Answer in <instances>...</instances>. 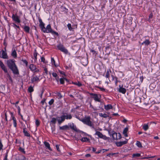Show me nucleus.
<instances>
[{
    "mask_svg": "<svg viewBox=\"0 0 160 160\" xmlns=\"http://www.w3.org/2000/svg\"><path fill=\"white\" fill-rule=\"evenodd\" d=\"M38 21L40 23L39 26L41 30L43 32L51 33L52 34H55L57 36H59L58 32L54 31L52 29L50 24L48 25L46 28L45 27V24L42 22V20L40 18H38Z\"/></svg>",
    "mask_w": 160,
    "mask_h": 160,
    "instance_id": "obj_1",
    "label": "nucleus"
},
{
    "mask_svg": "<svg viewBox=\"0 0 160 160\" xmlns=\"http://www.w3.org/2000/svg\"><path fill=\"white\" fill-rule=\"evenodd\" d=\"M15 61L13 59H9L7 61V64L9 68L12 71L15 75L19 74L18 69L15 62Z\"/></svg>",
    "mask_w": 160,
    "mask_h": 160,
    "instance_id": "obj_2",
    "label": "nucleus"
},
{
    "mask_svg": "<svg viewBox=\"0 0 160 160\" xmlns=\"http://www.w3.org/2000/svg\"><path fill=\"white\" fill-rule=\"evenodd\" d=\"M81 122L84 124L90 126L93 129H95L93 123L91 121V118L90 116H85L81 120Z\"/></svg>",
    "mask_w": 160,
    "mask_h": 160,
    "instance_id": "obj_3",
    "label": "nucleus"
},
{
    "mask_svg": "<svg viewBox=\"0 0 160 160\" xmlns=\"http://www.w3.org/2000/svg\"><path fill=\"white\" fill-rule=\"evenodd\" d=\"M108 134L114 140L119 139L122 138L121 135L120 133H117L113 131L111 132L108 131Z\"/></svg>",
    "mask_w": 160,
    "mask_h": 160,
    "instance_id": "obj_4",
    "label": "nucleus"
},
{
    "mask_svg": "<svg viewBox=\"0 0 160 160\" xmlns=\"http://www.w3.org/2000/svg\"><path fill=\"white\" fill-rule=\"evenodd\" d=\"M90 94L91 96H92V98H93L96 102H101L100 99L101 98V95L100 94H98L94 93H90Z\"/></svg>",
    "mask_w": 160,
    "mask_h": 160,
    "instance_id": "obj_5",
    "label": "nucleus"
},
{
    "mask_svg": "<svg viewBox=\"0 0 160 160\" xmlns=\"http://www.w3.org/2000/svg\"><path fill=\"white\" fill-rule=\"evenodd\" d=\"M57 47L61 52H63L65 54H68V50L64 47L63 45L60 43L57 45Z\"/></svg>",
    "mask_w": 160,
    "mask_h": 160,
    "instance_id": "obj_6",
    "label": "nucleus"
},
{
    "mask_svg": "<svg viewBox=\"0 0 160 160\" xmlns=\"http://www.w3.org/2000/svg\"><path fill=\"white\" fill-rule=\"evenodd\" d=\"M57 47L61 52H63L65 54H68V50L64 47L63 45L60 43L57 45Z\"/></svg>",
    "mask_w": 160,
    "mask_h": 160,
    "instance_id": "obj_7",
    "label": "nucleus"
},
{
    "mask_svg": "<svg viewBox=\"0 0 160 160\" xmlns=\"http://www.w3.org/2000/svg\"><path fill=\"white\" fill-rule=\"evenodd\" d=\"M95 135H98L99 138L105 140H106L109 138L107 137L105 135H103L101 132L99 131H96Z\"/></svg>",
    "mask_w": 160,
    "mask_h": 160,
    "instance_id": "obj_8",
    "label": "nucleus"
},
{
    "mask_svg": "<svg viewBox=\"0 0 160 160\" xmlns=\"http://www.w3.org/2000/svg\"><path fill=\"white\" fill-rule=\"evenodd\" d=\"M57 119L58 124L60 125L65 121V118L63 115L60 117H57Z\"/></svg>",
    "mask_w": 160,
    "mask_h": 160,
    "instance_id": "obj_9",
    "label": "nucleus"
},
{
    "mask_svg": "<svg viewBox=\"0 0 160 160\" xmlns=\"http://www.w3.org/2000/svg\"><path fill=\"white\" fill-rule=\"evenodd\" d=\"M12 18L13 21L18 23H20L21 21L19 17L16 14H13Z\"/></svg>",
    "mask_w": 160,
    "mask_h": 160,
    "instance_id": "obj_10",
    "label": "nucleus"
},
{
    "mask_svg": "<svg viewBox=\"0 0 160 160\" xmlns=\"http://www.w3.org/2000/svg\"><path fill=\"white\" fill-rule=\"evenodd\" d=\"M0 57L3 59L8 58V56L6 52L3 50L2 51L1 53H0Z\"/></svg>",
    "mask_w": 160,
    "mask_h": 160,
    "instance_id": "obj_11",
    "label": "nucleus"
},
{
    "mask_svg": "<svg viewBox=\"0 0 160 160\" xmlns=\"http://www.w3.org/2000/svg\"><path fill=\"white\" fill-rule=\"evenodd\" d=\"M127 142L128 140H126L123 141H121L119 142H116V145L118 147H121L122 145L127 143Z\"/></svg>",
    "mask_w": 160,
    "mask_h": 160,
    "instance_id": "obj_12",
    "label": "nucleus"
},
{
    "mask_svg": "<svg viewBox=\"0 0 160 160\" xmlns=\"http://www.w3.org/2000/svg\"><path fill=\"white\" fill-rule=\"evenodd\" d=\"M70 128L72 130L75 131L76 132H79L80 131L78 129L76 126L73 123H72L69 126Z\"/></svg>",
    "mask_w": 160,
    "mask_h": 160,
    "instance_id": "obj_13",
    "label": "nucleus"
},
{
    "mask_svg": "<svg viewBox=\"0 0 160 160\" xmlns=\"http://www.w3.org/2000/svg\"><path fill=\"white\" fill-rule=\"evenodd\" d=\"M118 91L122 93L123 94H125L126 92V89L124 88L121 87L120 85Z\"/></svg>",
    "mask_w": 160,
    "mask_h": 160,
    "instance_id": "obj_14",
    "label": "nucleus"
},
{
    "mask_svg": "<svg viewBox=\"0 0 160 160\" xmlns=\"http://www.w3.org/2000/svg\"><path fill=\"white\" fill-rule=\"evenodd\" d=\"M39 80V78L37 76L32 77L31 79V81L32 83H33L34 82H36Z\"/></svg>",
    "mask_w": 160,
    "mask_h": 160,
    "instance_id": "obj_15",
    "label": "nucleus"
},
{
    "mask_svg": "<svg viewBox=\"0 0 160 160\" xmlns=\"http://www.w3.org/2000/svg\"><path fill=\"white\" fill-rule=\"evenodd\" d=\"M65 118V119H71L72 118V116L71 114H67V113H64L63 114Z\"/></svg>",
    "mask_w": 160,
    "mask_h": 160,
    "instance_id": "obj_16",
    "label": "nucleus"
},
{
    "mask_svg": "<svg viewBox=\"0 0 160 160\" xmlns=\"http://www.w3.org/2000/svg\"><path fill=\"white\" fill-rule=\"evenodd\" d=\"M44 144L46 148L49 149L50 151H52V149L50 148V145L49 143L46 142H44Z\"/></svg>",
    "mask_w": 160,
    "mask_h": 160,
    "instance_id": "obj_17",
    "label": "nucleus"
},
{
    "mask_svg": "<svg viewBox=\"0 0 160 160\" xmlns=\"http://www.w3.org/2000/svg\"><path fill=\"white\" fill-rule=\"evenodd\" d=\"M24 31L27 33H29L30 31V28L27 26H25L23 28Z\"/></svg>",
    "mask_w": 160,
    "mask_h": 160,
    "instance_id": "obj_18",
    "label": "nucleus"
},
{
    "mask_svg": "<svg viewBox=\"0 0 160 160\" xmlns=\"http://www.w3.org/2000/svg\"><path fill=\"white\" fill-rule=\"evenodd\" d=\"M29 68L32 71H34L37 69L36 66L33 64H31L29 66Z\"/></svg>",
    "mask_w": 160,
    "mask_h": 160,
    "instance_id": "obj_19",
    "label": "nucleus"
},
{
    "mask_svg": "<svg viewBox=\"0 0 160 160\" xmlns=\"http://www.w3.org/2000/svg\"><path fill=\"white\" fill-rule=\"evenodd\" d=\"M11 55L14 58H16L17 57V54L16 50L14 49L12 50L11 53Z\"/></svg>",
    "mask_w": 160,
    "mask_h": 160,
    "instance_id": "obj_20",
    "label": "nucleus"
},
{
    "mask_svg": "<svg viewBox=\"0 0 160 160\" xmlns=\"http://www.w3.org/2000/svg\"><path fill=\"white\" fill-rule=\"evenodd\" d=\"M23 132L24 133L25 136L27 137H30V134L26 130V127H25L23 129Z\"/></svg>",
    "mask_w": 160,
    "mask_h": 160,
    "instance_id": "obj_21",
    "label": "nucleus"
},
{
    "mask_svg": "<svg viewBox=\"0 0 160 160\" xmlns=\"http://www.w3.org/2000/svg\"><path fill=\"white\" fill-rule=\"evenodd\" d=\"M69 127L67 125H65L64 126H60L59 127V129L60 130H66L69 128Z\"/></svg>",
    "mask_w": 160,
    "mask_h": 160,
    "instance_id": "obj_22",
    "label": "nucleus"
},
{
    "mask_svg": "<svg viewBox=\"0 0 160 160\" xmlns=\"http://www.w3.org/2000/svg\"><path fill=\"white\" fill-rule=\"evenodd\" d=\"M105 109L107 110H108L112 108V107L111 104H108L107 105H104Z\"/></svg>",
    "mask_w": 160,
    "mask_h": 160,
    "instance_id": "obj_23",
    "label": "nucleus"
},
{
    "mask_svg": "<svg viewBox=\"0 0 160 160\" xmlns=\"http://www.w3.org/2000/svg\"><path fill=\"white\" fill-rule=\"evenodd\" d=\"M150 43V42L149 40L148 39H146L145 40L142 42L141 44L142 45L144 44L146 45H148Z\"/></svg>",
    "mask_w": 160,
    "mask_h": 160,
    "instance_id": "obj_24",
    "label": "nucleus"
},
{
    "mask_svg": "<svg viewBox=\"0 0 160 160\" xmlns=\"http://www.w3.org/2000/svg\"><path fill=\"white\" fill-rule=\"evenodd\" d=\"M12 119L13 120V124L14 126L16 128L17 127V121L16 119L13 116H12Z\"/></svg>",
    "mask_w": 160,
    "mask_h": 160,
    "instance_id": "obj_25",
    "label": "nucleus"
},
{
    "mask_svg": "<svg viewBox=\"0 0 160 160\" xmlns=\"http://www.w3.org/2000/svg\"><path fill=\"white\" fill-rule=\"evenodd\" d=\"M81 140L82 142H86L87 141H88L89 142H90L89 139L86 137L82 138L81 139Z\"/></svg>",
    "mask_w": 160,
    "mask_h": 160,
    "instance_id": "obj_26",
    "label": "nucleus"
},
{
    "mask_svg": "<svg viewBox=\"0 0 160 160\" xmlns=\"http://www.w3.org/2000/svg\"><path fill=\"white\" fill-rule=\"evenodd\" d=\"M149 128V127L148 124H144L142 126V128L145 130H147Z\"/></svg>",
    "mask_w": 160,
    "mask_h": 160,
    "instance_id": "obj_27",
    "label": "nucleus"
},
{
    "mask_svg": "<svg viewBox=\"0 0 160 160\" xmlns=\"http://www.w3.org/2000/svg\"><path fill=\"white\" fill-rule=\"evenodd\" d=\"M1 68L4 71V72L6 73V74L9 73L8 72L7 68L5 65Z\"/></svg>",
    "mask_w": 160,
    "mask_h": 160,
    "instance_id": "obj_28",
    "label": "nucleus"
},
{
    "mask_svg": "<svg viewBox=\"0 0 160 160\" xmlns=\"http://www.w3.org/2000/svg\"><path fill=\"white\" fill-rule=\"evenodd\" d=\"M99 115L101 117L104 118H107L108 117V116L107 114L105 113L103 114L102 113H99Z\"/></svg>",
    "mask_w": 160,
    "mask_h": 160,
    "instance_id": "obj_29",
    "label": "nucleus"
},
{
    "mask_svg": "<svg viewBox=\"0 0 160 160\" xmlns=\"http://www.w3.org/2000/svg\"><path fill=\"white\" fill-rule=\"evenodd\" d=\"M111 72V70L110 69H108L106 72L105 75V77L107 78H108L110 77L109 72Z\"/></svg>",
    "mask_w": 160,
    "mask_h": 160,
    "instance_id": "obj_30",
    "label": "nucleus"
},
{
    "mask_svg": "<svg viewBox=\"0 0 160 160\" xmlns=\"http://www.w3.org/2000/svg\"><path fill=\"white\" fill-rule=\"evenodd\" d=\"M112 77L113 80H115V85L116 86L117 85V83L118 82L117 78L116 77H114V76L112 75Z\"/></svg>",
    "mask_w": 160,
    "mask_h": 160,
    "instance_id": "obj_31",
    "label": "nucleus"
},
{
    "mask_svg": "<svg viewBox=\"0 0 160 160\" xmlns=\"http://www.w3.org/2000/svg\"><path fill=\"white\" fill-rule=\"evenodd\" d=\"M7 76V78L9 79V80L10 81L11 83H13V80L10 76V74L9 73L6 74Z\"/></svg>",
    "mask_w": 160,
    "mask_h": 160,
    "instance_id": "obj_32",
    "label": "nucleus"
},
{
    "mask_svg": "<svg viewBox=\"0 0 160 160\" xmlns=\"http://www.w3.org/2000/svg\"><path fill=\"white\" fill-rule=\"evenodd\" d=\"M67 27L68 28V29L70 31H73V29H74V28H72L71 27V25L70 23H68L67 25Z\"/></svg>",
    "mask_w": 160,
    "mask_h": 160,
    "instance_id": "obj_33",
    "label": "nucleus"
},
{
    "mask_svg": "<svg viewBox=\"0 0 160 160\" xmlns=\"http://www.w3.org/2000/svg\"><path fill=\"white\" fill-rule=\"evenodd\" d=\"M51 62L52 65H54L55 67H57L55 64V61L53 58H51Z\"/></svg>",
    "mask_w": 160,
    "mask_h": 160,
    "instance_id": "obj_34",
    "label": "nucleus"
},
{
    "mask_svg": "<svg viewBox=\"0 0 160 160\" xmlns=\"http://www.w3.org/2000/svg\"><path fill=\"white\" fill-rule=\"evenodd\" d=\"M136 145L139 148H141L142 147L141 143L138 141H137L136 143Z\"/></svg>",
    "mask_w": 160,
    "mask_h": 160,
    "instance_id": "obj_35",
    "label": "nucleus"
},
{
    "mask_svg": "<svg viewBox=\"0 0 160 160\" xmlns=\"http://www.w3.org/2000/svg\"><path fill=\"white\" fill-rule=\"evenodd\" d=\"M57 120V118H52V120L51 121V122L54 124H55L56 122V120Z\"/></svg>",
    "mask_w": 160,
    "mask_h": 160,
    "instance_id": "obj_36",
    "label": "nucleus"
},
{
    "mask_svg": "<svg viewBox=\"0 0 160 160\" xmlns=\"http://www.w3.org/2000/svg\"><path fill=\"white\" fill-rule=\"evenodd\" d=\"M38 53L37 52V51L36 50H35L33 53V56L34 57L35 60H37V55Z\"/></svg>",
    "mask_w": 160,
    "mask_h": 160,
    "instance_id": "obj_37",
    "label": "nucleus"
},
{
    "mask_svg": "<svg viewBox=\"0 0 160 160\" xmlns=\"http://www.w3.org/2000/svg\"><path fill=\"white\" fill-rule=\"evenodd\" d=\"M18 149L19 151L23 153L24 154L25 153V151L24 149V148L20 147Z\"/></svg>",
    "mask_w": 160,
    "mask_h": 160,
    "instance_id": "obj_38",
    "label": "nucleus"
},
{
    "mask_svg": "<svg viewBox=\"0 0 160 160\" xmlns=\"http://www.w3.org/2000/svg\"><path fill=\"white\" fill-rule=\"evenodd\" d=\"M34 90L33 88V87L31 86L29 87L28 88V91L29 92H31L33 91Z\"/></svg>",
    "mask_w": 160,
    "mask_h": 160,
    "instance_id": "obj_39",
    "label": "nucleus"
},
{
    "mask_svg": "<svg viewBox=\"0 0 160 160\" xmlns=\"http://www.w3.org/2000/svg\"><path fill=\"white\" fill-rule=\"evenodd\" d=\"M60 82L61 84H63L64 83V78H61L60 79Z\"/></svg>",
    "mask_w": 160,
    "mask_h": 160,
    "instance_id": "obj_40",
    "label": "nucleus"
},
{
    "mask_svg": "<svg viewBox=\"0 0 160 160\" xmlns=\"http://www.w3.org/2000/svg\"><path fill=\"white\" fill-rule=\"evenodd\" d=\"M35 124L37 127L39 126L40 125V122L38 119H36L35 121Z\"/></svg>",
    "mask_w": 160,
    "mask_h": 160,
    "instance_id": "obj_41",
    "label": "nucleus"
},
{
    "mask_svg": "<svg viewBox=\"0 0 160 160\" xmlns=\"http://www.w3.org/2000/svg\"><path fill=\"white\" fill-rule=\"evenodd\" d=\"M21 61L25 64V65L26 66H27L28 65V62L26 60H24L23 59H22L21 60Z\"/></svg>",
    "mask_w": 160,
    "mask_h": 160,
    "instance_id": "obj_42",
    "label": "nucleus"
},
{
    "mask_svg": "<svg viewBox=\"0 0 160 160\" xmlns=\"http://www.w3.org/2000/svg\"><path fill=\"white\" fill-rule=\"evenodd\" d=\"M140 156V154L139 153H134L132 155V157H139Z\"/></svg>",
    "mask_w": 160,
    "mask_h": 160,
    "instance_id": "obj_43",
    "label": "nucleus"
},
{
    "mask_svg": "<svg viewBox=\"0 0 160 160\" xmlns=\"http://www.w3.org/2000/svg\"><path fill=\"white\" fill-rule=\"evenodd\" d=\"M54 100L53 99H51L48 102V103L50 105H52L54 102Z\"/></svg>",
    "mask_w": 160,
    "mask_h": 160,
    "instance_id": "obj_44",
    "label": "nucleus"
},
{
    "mask_svg": "<svg viewBox=\"0 0 160 160\" xmlns=\"http://www.w3.org/2000/svg\"><path fill=\"white\" fill-rule=\"evenodd\" d=\"M128 127L125 128L123 132V133H127V132H128Z\"/></svg>",
    "mask_w": 160,
    "mask_h": 160,
    "instance_id": "obj_45",
    "label": "nucleus"
},
{
    "mask_svg": "<svg viewBox=\"0 0 160 160\" xmlns=\"http://www.w3.org/2000/svg\"><path fill=\"white\" fill-rule=\"evenodd\" d=\"M57 95L59 98H62V96L61 93L59 92H58L57 93Z\"/></svg>",
    "mask_w": 160,
    "mask_h": 160,
    "instance_id": "obj_46",
    "label": "nucleus"
},
{
    "mask_svg": "<svg viewBox=\"0 0 160 160\" xmlns=\"http://www.w3.org/2000/svg\"><path fill=\"white\" fill-rule=\"evenodd\" d=\"M118 153H109L108 154L107 156L109 157H110L111 155H114L116 154H118Z\"/></svg>",
    "mask_w": 160,
    "mask_h": 160,
    "instance_id": "obj_47",
    "label": "nucleus"
},
{
    "mask_svg": "<svg viewBox=\"0 0 160 160\" xmlns=\"http://www.w3.org/2000/svg\"><path fill=\"white\" fill-rule=\"evenodd\" d=\"M153 17V14L152 13H151L149 15V19L148 21L150 22V20L151 19L152 17Z\"/></svg>",
    "mask_w": 160,
    "mask_h": 160,
    "instance_id": "obj_48",
    "label": "nucleus"
},
{
    "mask_svg": "<svg viewBox=\"0 0 160 160\" xmlns=\"http://www.w3.org/2000/svg\"><path fill=\"white\" fill-rule=\"evenodd\" d=\"M98 88H99L101 91H105V89L103 88H102L99 87H97Z\"/></svg>",
    "mask_w": 160,
    "mask_h": 160,
    "instance_id": "obj_49",
    "label": "nucleus"
},
{
    "mask_svg": "<svg viewBox=\"0 0 160 160\" xmlns=\"http://www.w3.org/2000/svg\"><path fill=\"white\" fill-rule=\"evenodd\" d=\"M4 66L5 65H4L3 62L2 61L0 60V66L1 68Z\"/></svg>",
    "mask_w": 160,
    "mask_h": 160,
    "instance_id": "obj_50",
    "label": "nucleus"
},
{
    "mask_svg": "<svg viewBox=\"0 0 160 160\" xmlns=\"http://www.w3.org/2000/svg\"><path fill=\"white\" fill-rule=\"evenodd\" d=\"M3 145L2 144L1 141L0 140V150L2 149L3 147Z\"/></svg>",
    "mask_w": 160,
    "mask_h": 160,
    "instance_id": "obj_51",
    "label": "nucleus"
},
{
    "mask_svg": "<svg viewBox=\"0 0 160 160\" xmlns=\"http://www.w3.org/2000/svg\"><path fill=\"white\" fill-rule=\"evenodd\" d=\"M52 76L55 78H57L58 76L57 74L55 72H53L52 73Z\"/></svg>",
    "mask_w": 160,
    "mask_h": 160,
    "instance_id": "obj_52",
    "label": "nucleus"
},
{
    "mask_svg": "<svg viewBox=\"0 0 160 160\" xmlns=\"http://www.w3.org/2000/svg\"><path fill=\"white\" fill-rule=\"evenodd\" d=\"M41 62H43L44 63L45 62V59L44 57H42L41 58Z\"/></svg>",
    "mask_w": 160,
    "mask_h": 160,
    "instance_id": "obj_53",
    "label": "nucleus"
},
{
    "mask_svg": "<svg viewBox=\"0 0 160 160\" xmlns=\"http://www.w3.org/2000/svg\"><path fill=\"white\" fill-rule=\"evenodd\" d=\"M8 153V152H7L6 153V154L4 160H8V159H7Z\"/></svg>",
    "mask_w": 160,
    "mask_h": 160,
    "instance_id": "obj_54",
    "label": "nucleus"
},
{
    "mask_svg": "<svg viewBox=\"0 0 160 160\" xmlns=\"http://www.w3.org/2000/svg\"><path fill=\"white\" fill-rule=\"evenodd\" d=\"M154 157H144L141 158V159H148L150 158H153Z\"/></svg>",
    "mask_w": 160,
    "mask_h": 160,
    "instance_id": "obj_55",
    "label": "nucleus"
},
{
    "mask_svg": "<svg viewBox=\"0 0 160 160\" xmlns=\"http://www.w3.org/2000/svg\"><path fill=\"white\" fill-rule=\"evenodd\" d=\"M110 49V47L109 46L106 47L105 48V51L106 52V51L109 50Z\"/></svg>",
    "mask_w": 160,
    "mask_h": 160,
    "instance_id": "obj_56",
    "label": "nucleus"
},
{
    "mask_svg": "<svg viewBox=\"0 0 160 160\" xmlns=\"http://www.w3.org/2000/svg\"><path fill=\"white\" fill-rule=\"evenodd\" d=\"M56 148H57V150L58 151H59L60 152V149L59 148V146L57 145H56Z\"/></svg>",
    "mask_w": 160,
    "mask_h": 160,
    "instance_id": "obj_57",
    "label": "nucleus"
},
{
    "mask_svg": "<svg viewBox=\"0 0 160 160\" xmlns=\"http://www.w3.org/2000/svg\"><path fill=\"white\" fill-rule=\"evenodd\" d=\"M16 107L18 109V111H20L21 109L19 106L16 105Z\"/></svg>",
    "mask_w": 160,
    "mask_h": 160,
    "instance_id": "obj_58",
    "label": "nucleus"
},
{
    "mask_svg": "<svg viewBox=\"0 0 160 160\" xmlns=\"http://www.w3.org/2000/svg\"><path fill=\"white\" fill-rule=\"evenodd\" d=\"M45 100L46 99H44L43 100H42L41 101V103H42V104L43 105L44 104V102H45Z\"/></svg>",
    "mask_w": 160,
    "mask_h": 160,
    "instance_id": "obj_59",
    "label": "nucleus"
},
{
    "mask_svg": "<svg viewBox=\"0 0 160 160\" xmlns=\"http://www.w3.org/2000/svg\"><path fill=\"white\" fill-rule=\"evenodd\" d=\"M92 151L93 152H95L96 151V148H94L93 147H92Z\"/></svg>",
    "mask_w": 160,
    "mask_h": 160,
    "instance_id": "obj_60",
    "label": "nucleus"
},
{
    "mask_svg": "<svg viewBox=\"0 0 160 160\" xmlns=\"http://www.w3.org/2000/svg\"><path fill=\"white\" fill-rule=\"evenodd\" d=\"M91 156V155L90 154H87L85 155V156L87 157H90Z\"/></svg>",
    "mask_w": 160,
    "mask_h": 160,
    "instance_id": "obj_61",
    "label": "nucleus"
},
{
    "mask_svg": "<svg viewBox=\"0 0 160 160\" xmlns=\"http://www.w3.org/2000/svg\"><path fill=\"white\" fill-rule=\"evenodd\" d=\"M19 160H26V158L25 157L23 156V158L22 159H19Z\"/></svg>",
    "mask_w": 160,
    "mask_h": 160,
    "instance_id": "obj_62",
    "label": "nucleus"
},
{
    "mask_svg": "<svg viewBox=\"0 0 160 160\" xmlns=\"http://www.w3.org/2000/svg\"><path fill=\"white\" fill-rule=\"evenodd\" d=\"M76 118H77L80 121H81V120L82 119V118H79L78 117L76 116Z\"/></svg>",
    "mask_w": 160,
    "mask_h": 160,
    "instance_id": "obj_63",
    "label": "nucleus"
},
{
    "mask_svg": "<svg viewBox=\"0 0 160 160\" xmlns=\"http://www.w3.org/2000/svg\"><path fill=\"white\" fill-rule=\"evenodd\" d=\"M44 70L45 72L46 73V74H48V70L46 68H45L44 69Z\"/></svg>",
    "mask_w": 160,
    "mask_h": 160,
    "instance_id": "obj_64",
    "label": "nucleus"
}]
</instances>
